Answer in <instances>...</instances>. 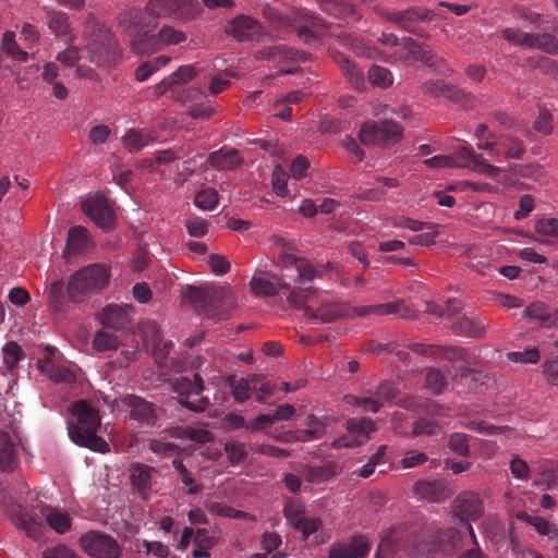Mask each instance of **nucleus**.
<instances>
[{"label": "nucleus", "mask_w": 558, "mask_h": 558, "mask_svg": "<svg viewBox=\"0 0 558 558\" xmlns=\"http://www.w3.org/2000/svg\"><path fill=\"white\" fill-rule=\"evenodd\" d=\"M463 534L454 527L444 530L434 525L398 526L381 537L376 558H398L400 550L425 558L429 553L441 550L452 551L462 546Z\"/></svg>", "instance_id": "obj_1"}, {"label": "nucleus", "mask_w": 558, "mask_h": 558, "mask_svg": "<svg viewBox=\"0 0 558 558\" xmlns=\"http://www.w3.org/2000/svg\"><path fill=\"white\" fill-rule=\"evenodd\" d=\"M199 12L201 5L196 0H149L145 10L131 9L121 13L118 25L123 34H132L138 38L157 27L158 17L189 21L196 17Z\"/></svg>", "instance_id": "obj_2"}, {"label": "nucleus", "mask_w": 558, "mask_h": 558, "mask_svg": "<svg viewBox=\"0 0 558 558\" xmlns=\"http://www.w3.org/2000/svg\"><path fill=\"white\" fill-rule=\"evenodd\" d=\"M99 426L100 417L98 412L86 401H77L72 410V420L69 422V436L71 440L93 451L108 452V442L97 436Z\"/></svg>", "instance_id": "obj_3"}, {"label": "nucleus", "mask_w": 558, "mask_h": 558, "mask_svg": "<svg viewBox=\"0 0 558 558\" xmlns=\"http://www.w3.org/2000/svg\"><path fill=\"white\" fill-rule=\"evenodd\" d=\"M86 45L85 48L90 56V61L100 63L116 62L120 56L117 40L113 34L105 24L88 21L86 24Z\"/></svg>", "instance_id": "obj_4"}, {"label": "nucleus", "mask_w": 558, "mask_h": 558, "mask_svg": "<svg viewBox=\"0 0 558 558\" xmlns=\"http://www.w3.org/2000/svg\"><path fill=\"white\" fill-rule=\"evenodd\" d=\"M183 295L193 304L196 312L206 317L221 319L227 316L226 304L230 300V293L223 288L189 286Z\"/></svg>", "instance_id": "obj_5"}, {"label": "nucleus", "mask_w": 558, "mask_h": 558, "mask_svg": "<svg viewBox=\"0 0 558 558\" xmlns=\"http://www.w3.org/2000/svg\"><path fill=\"white\" fill-rule=\"evenodd\" d=\"M110 270L102 264H92L76 271L68 283L69 298L81 301L86 295L100 292L108 284Z\"/></svg>", "instance_id": "obj_6"}, {"label": "nucleus", "mask_w": 558, "mask_h": 558, "mask_svg": "<svg viewBox=\"0 0 558 558\" xmlns=\"http://www.w3.org/2000/svg\"><path fill=\"white\" fill-rule=\"evenodd\" d=\"M172 391L178 396L179 403L192 412H204L209 407V399L203 397L205 385L202 376L197 373L193 378L180 376L170 381Z\"/></svg>", "instance_id": "obj_7"}, {"label": "nucleus", "mask_w": 558, "mask_h": 558, "mask_svg": "<svg viewBox=\"0 0 558 558\" xmlns=\"http://www.w3.org/2000/svg\"><path fill=\"white\" fill-rule=\"evenodd\" d=\"M403 129L392 120H381L362 125L359 137L365 145L387 146L399 142Z\"/></svg>", "instance_id": "obj_8"}, {"label": "nucleus", "mask_w": 558, "mask_h": 558, "mask_svg": "<svg viewBox=\"0 0 558 558\" xmlns=\"http://www.w3.org/2000/svg\"><path fill=\"white\" fill-rule=\"evenodd\" d=\"M130 41L132 50L136 54L149 53L160 48L161 45H178L186 39V35L173 28L172 26H163L157 35L151 33L137 38L132 34H124Z\"/></svg>", "instance_id": "obj_9"}, {"label": "nucleus", "mask_w": 558, "mask_h": 558, "mask_svg": "<svg viewBox=\"0 0 558 558\" xmlns=\"http://www.w3.org/2000/svg\"><path fill=\"white\" fill-rule=\"evenodd\" d=\"M453 512L464 524L473 544L477 545L476 535L470 522L476 521L484 513V505L478 494L470 490L460 493L453 501Z\"/></svg>", "instance_id": "obj_10"}, {"label": "nucleus", "mask_w": 558, "mask_h": 558, "mask_svg": "<svg viewBox=\"0 0 558 558\" xmlns=\"http://www.w3.org/2000/svg\"><path fill=\"white\" fill-rule=\"evenodd\" d=\"M502 37L520 47L558 54V39L549 33H523L521 29L509 27L504 29Z\"/></svg>", "instance_id": "obj_11"}, {"label": "nucleus", "mask_w": 558, "mask_h": 558, "mask_svg": "<svg viewBox=\"0 0 558 558\" xmlns=\"http://www.w3.org/2000/svg\"><path fill=\"white\" fill-rule=\"evenodd\" d=\"M80 546L88 556L93 558H120L122 556V547L110 535L88 531L80 537Z\"/></svg>", "instance_id": "obj_12"}, {"label": "nucleus", "mask_w": 558, "mask_h": 558, "mask_svg": "<svg viewBox=\"0 0 558 558\" xmlns=\"http://www.w3.org/2000/svg\"><path fill=\"white\" fill-rule=\"evenodd\" d=\"M435 13L430 10L412 7L404 11L390 12L387 14V20L397 24L404 31L414 34L418 37L427 38L428 35L417 26L418 22H430Z\"/></svg>", "instance_id": "obj_13"}, {"label": "nucleus", "mask_w": 558, "mask_h": 558, "mask_svg": "<svg viewBox=\"0 0 558 558\" xmlns=\"http://www.w3.org/2000/svg\"><path fill=\"white\" fill-rule=\"evenodd\" d=\"M82 210L100 228L107 229L113 226L114 213L101 193L85 198L82 203Z\"/></svg>", "instance_id": "obj_14"}, {"label": "nucleus", "mask_w": 558, "mask_h": 558, "mask_svg": "<svg viewBox=\"0 0 558 558\" xmlns=\"http://www.w3.org/2000/svg\"><path fill=\"white\" fill-rule=\"evenodd\" d=\"M349 305L342 302H324L317 308L305 307V317L317 324H328L348 318Z\"/></svg>", "instance_id": "obj_15"}, {"label": "nucleus", "mask_w": 558, "mask_h": 558, "mask_svg": "<svg viewBox=\"0 0 558 558\" xmlns=\"http://www.w3.org/2000/svg\"><path fill=\"white\" fill-rule=\"evenodd\" d=\"M250 287L258 296H272L288 290L289 283L276 274L259 271L251 279Z\"/></svg>", "instance_id": "obj_16"}, {"label": "nucleus", "mask_w": 558, "mask_h": 558, "mask_svg": "<svg viewBox=\"0 0 558 558\" xmlns=\"http://www.w3.org/2000/svg\"><path fill=\"white\" fill-rule=\"evenodd\" d=\"M226 31L240 41L259 40L263 35L262 24L247 15H239L231 20Z\"/></svg>", "instance_id": "obj_17"}, {"label": "nucleus", "mask_w": 558, "mask_h": 558, "mask_svg": "<svg viewBox=\"0 0 558 558\" xmlns=\"http://www.w3.org/2000/svg\"><path fill=\"white\" fill-rule=\"evenodd\" d=\"M256 57L262 60H272L279 64L305 62L308 59V54L306 52L295 50L286 45L263 47L257 51Z\"/></svg>", "instance_id": "obj_18"}, {"label": "nucleus", "mask_w": 558, "mask_h": 558, "mask_svg": "<svg viewBox=\"0 0 558 558\" xmlns=\"http://www.w3.org/2000/svg\"><path fill=\"white\" fill-rule=\"evenodd\" d=\"M155 469L142 463H132L129 468L133 492L143 500L151 495V475Z\"/></svg>", "instance_id": "obj_19"}, {"label": "nucleus", "mask_w": 558, "mask_h": 558, "mask_svg": "<svg viewBox=\"0 0 558 558\" xmlns=\"http://www.w3.org/2000/svg\"><path fill=\"white\" fill-rule=\"evenodd\" d=\"M133 306L130 304H110L100 314L101 324L114 330H124L131 325Z\"/></svg>", "instance_id": "obj_20"}, {"label": "nucleus", "mask_w": 558, "mask_h": 558, "mask_svg": "<svg viewBox=\"0 0 558 558\" xmlns=\"http://www.w3.org/2000/svg\"><path fill=\"white\" fill-rule=\"evenodd\" d=\"M122 402L130 409V414L134 420L148 426L156 424L157 413L154 403L134 395L124 397Z\"/></svg>", "instance_id": "obj_21"}, {"label": "nucleus", "mask_w": 558, "mask_h": 558, "mask_svg": "<svg viewBox=\"0 0 558 558\" xmlns=\"http://www.w3.org/2000/svg\"><path fill=\"white\" fill-rule=\"evenodd\" d=\"M371 549V543L365 536L359 535L349 543L333 544L328 558H364Z\"/></svg>", "instance_id": "obj_22"}, {"label": "nucleus", "mask_w": 558, "mask_h": 558, "mask_svg": "<svg viewBox=\"0 0 558 558\" xmlns=\"http://www.w3.org/2000/svg\"><path fill=\"white\" fill-rule=\"evenodd\" d=\"M20 439L16 435L0 432V471L13 472L19 464Z\"/></svg>", "instance_id": "obj_23"}, {"label": "nucleus", "mask_w": 558, "mask_h": 558, "mask_svg": "<svg viewBox=\"0 0 558 558\" xmlns=\"http://www.w3.org/2000/svg\"><path fill=\"white\" fill-rule=\"evenodd\" d=\"M413 494L430 502H441L448 497L445 483L438 480H420L415 482Z\"/></svg>", "instance_id": "obj_24"}, {"label": "nucleus", "mask_w": 558, "mask_h": 558, "mask_svg": "<svg viewBox=\"0 0 558 558\" xmlns=\"http://www.w3.org/2000/svg\"><path fill=\"white\" fill-rule=\"evenodd\" d=\"M457 154L462 159L461 162H457L458 166H471L475 171L488 177H496L500 171L498 167L485 161L482 155L476 154L470 146H461Z\"/></svg>", "instance_id": "obj_25"}, {"label": "nucleus", "mask_w": 558, "mask_h": 558, "mask_svg": "<svg viewBox=\"0 0 558 558\" xmlns=\"http://www.w3.org/2000/svg\"><path fill=\"white\" fill-rule=\"evenodd\" d=\"M523 316L535 320L544 328H553L558 324V311L543 302L531 303L524 310Z\"/></svg>", "instance_id": "obj_26"}, {"label": "nucleus", "mask_w": 558, "mask_h": 558, "mask_svg": "<svg viewBox=\"0 0 558 558\" xmlns=\"http://www.w3.org/2000/svg\"><path fill=\"white\" fill-rule=\"evenodd\" d=\"M11 518L13 523L23 530L28 537L39 541L44 536L45 526L43 523L32 518L23 507L19 506L13 509Z\"/></svg>", "instance_id": "obj_27"}, {"label": "nucleus", "mask_w": 558, "mask_h": 558, "mask_svg": "<svg viewBox=\"0 0 558 558\" xmlns=\"http://www.w3.org/2000/svg\"><path fill=\"white\" fill-rule=\"evenodd\" d=\"M319 9L337 19L357 21L360 15L351 2L348 0H316Z\"/></svg>", "instance_id": "obj_28"}, {"label": "nucleus", "mask_w": 558, "mask_h": 558, "mask_svg": "<svg viewBox=\"0 0 558 558\" xmlns=\"http://www.w3.org/2000/svg\"><path fill=\"white\" fill-rule=\"evenodd\" d=\"M347 429L361 437V440H354V442L347 441L344 439H336L332 442V447L342 448V447H353L362 444L367 439L368 434L374 430V422L367 417H359V418H350L347 421Z\"/></svg>", "instance_id": "obj_29"}, {"label": "nucleus", "mask_w": 558, "mask_h": 558, "mask_svg": "<svg viewBox=\"0 0 558 558\" xmlns=\"http://www.w3.org/2000/svg\"><path fill=\"white\" fill-rule=\"evenodd\" d=\"M451 329L454 333L469 338H483L486 335L485 322L468 315L453 322Z\"/></svg>", "instance_id": "obj_30"}, {"label": "nucleus", "mask_w": 558, "mask_h": 558, "mask_svg": "<svg viewBox=\"0 0 558 558\" xmlns=\"http://www.w3.org/2000/svg\"><path fill=\"white\" fill-rule=\"evenodd\" d=\"M453 379L457 386L461 388V392H481L482 386L485 385L488 377L481 372L462 367L454 375Z\"/></svg>", "instance_id": "obj_31"}, {"label": "nucleus", "mask_w": 558, "mask_h": 558, "mask_svg": "<svg viewBox=\"0 0 558 558\" xmlns=\"http://www.w3.org/2000/svg\"><path fill=\"white\" fill-rule=\"evenodd\" d=\"M40 513L48 526L56 533L64 534L70 531L72 519L69 513L51 506L43 507Z\"/></svg>", "instance_id": "obj_32"}, {"label": "nucleus", "mask_w": 558, "mask_h": 558, "mask_svg": "<svg viewBox=\"0 0 558 558\" xmlns=\"http://www.w3.org/2000/svg\"><path fill=\"white\" fill-rule=\"evenodd\" d=\"M207 160L210 166L218 170H233L239 168L242 163V159L239 157V151L234 148L226 147L210 153Z\"/></svg>", "instance_id": "obj_33"}, {"label": "nucleus", "mask_w": 558, "mask_h": 558, "mask_svg": "<svg viewBox=\"0 0 558 558\" xmlns=\"http://www.w3.org/2000/svg\"><path fill=\"white\" fill-rule=\"evenodd\" d=\"M335 60L340 66L342 74L348 81V83L354 89L363 90L365 87V78L363 71L342 53L336 54Z\"/></svg>", "instance_id": "obj_34"}, {"label": "nucleus", "mask_w": 558, "mask_h": 558, "mask_svg": "<svg viewBox=\"0 0 558 558\" xmlns=\"http://www.w3.org/2000/svg\"><path fill=\"white\" fill-rule=\"evenodd\" d=\"M157 135L154 130L149 129H130L123 136L124 147L131 151L136 153L144 148L149 143L156 140Z\"/></svg>", "instance_id": "obj_35"}, {"label": "nucleus", "mask_w": 558, "mask_h": 558, "mask_svg": "<svg viewBox=\"0 0 558 558\" xmlns=\"http://www.w3.org/2000/svg\"><path fill=\"white\" fill-rule=\"evenodd\" d=\"M195 75L196 70L193 65H181L177 71L165 77L155 86V94L161 96L175 84L190 82Z\"/></svg>", "instance_id": "obj_36"}, {"label": "nucleus", "mask_w": 558, "mask_h": 558, "mask_svg": "<svg viewBox=\"0 0 558 558\" xmlns=\"http://www.w3.org/2000/svg\"><path fill=\"white\" fill-rule=\"evenodd\" d=\"M412 60L418 61L433 69H439L444 64L442 58L438 57L428 46L418 44L415 39L408 41Z\"/></svg>", "instance_id": "obj_37"}, {"label": "nucleus", "mask_w": 558, "mask_h": 558, "mask_svg": "<svg viewBox=\"0 0 558 558\" xmlns=\"http://www.w3.org/2000/svg\"><path fill=\"white\" fill-rule=\"evenodd\" d=\"M89 236L87 230L81 226L72 227L68 232L66 251L69 254H81L87 250Z\"/></svg>", "instance_id": "obj_38"}, {"label": "nucleus", "mask_w": 558, "mask_h": 558, "mask_svg": "<svg viewBox=\"0 0 558 558\" xmlns=\"http://www.w3.org/2000/svg\"><path fill=\"white\" fill-rule=\"evenodd\" d=\"M425 92L434 95L446 97L452 101H458L462 97V92L453 85L446 84L440 80L430 81L425 84Z\"/></svg>", "instance_id": "obj_39"}, {"label": "nucleus", "mask_w": 558, "mask_h": 558, "mask_svg": "<svg viewBox=\"0 0 558 558\" xmlns=\"http://www.w3.org/2000/svg\"><path fill=\"white\" fill-rule=\"evenodd\" d=\"M170 58L166 56L157 57L141 64L135 71V77L138 82L147 81L156 71L166 66Z\"/></svg>", "instance_id": "obj_40"}, {"label": "nucleus", "mask_w": 558, "mask_h": 558, "mask_svg": "<svg viewBox=\"0 0 558 558\" xmlns=\"http://www.w3.org/2000/svg\"><path fill=\"white\" fill-rule=\"evenodd\" d=\"M368 82L376 87L387 88L392 85V73L380 65H372L367 71Z\"/></svg>", "instance_id": "obj_41"}, {"label": "nucleus", "mask_w": 558, "mask_h": 558, "mask_svg": "<svg viewBox=\"0 0 558 558\" xmlns=\"http://www.w3.org/2000/svg\"><path fill=\"white\" fill-rule=\"evenodd\" d=\"M227 384L230 387L231 393L233 398L238 402H245L251 397V386L250 380L245 378H236L235 376H229L227 378Z\"/></svg>", "instance_id": "obj_42"}, {"label": "nucleus", "mask_w": 558, "mask_h": 558, "mask_svg": "<svg viewBox=\"0 0 558 558\" xmlns=\"http://www.w3.org/2000/svg\"><path fill=\"white\" fill-rule=\"evenodd\" d=\"M465 427L470 430L477 432L481 435L493 436L511 433L508 426H496L487 423L486 421L470 420L465 423Z\"/></svg>", "instance_id": "obj_43"}, {"label": "nucleus", "mask_w": 558, "mask_h": 558, "mask_svg": "<svg viewBox=\"0 0 558 558\" xmlns=\"http://www.w3.org/2000/svg\"><path fill=\"white\" fill-rule=\"evenodd\" d=\"M408 41H413V38L404 37L399 40L398 46H393L391 51L387 56V61L390 63H409L412 61V53H408L410 51V44Z\"/></svg>", "instance_id": "obj_44"}, {"label": "nucleus", "mask_w": 558, "mask_h": 558, "mask_svg": "<svg viewBox=\"0 0 558 558\" xmlns=\"http://www.w3.org/2000/svg\"><path fill=\"white\" fill-rule=\"evenodd\" d=\"M408 41H413V38L404 37L399 40L398 46H393L391 51L387 56V61L390 63H409L412 61V53H408L410 51V44Z\"/></svg>", "instance_id": "obj_45"}, {"label": "nucleus", "mask_w": 558, "mask_h": 558, "mask_svg": "<svg viewBox=\"0 0 558 558\" xmlns=\"http://www.w3.org/2000/svg\"><path fill=\"white\" fill-rule=\"evenodd\" d=\"M399 314L404 319H412L414 312L410 310L401 299L379 304V316Z\"/></svg>", "instance_id": "obj_46"}, {"label": "nucleus", "mask_w": 558, "mask_h": 558, "mask_svg": "<svg viewBox=\"0 0 558 558\" xmlns=\"http://www.w3.org/2000/svg\"><path fill=\"white\" fill-rule=\"evenodd\" d=\"M335 469L336 466L331 463L322 466H312L305 471L304 477L310 483H323L335 475Z\"/></svg>", "instance_id": "obj_47"}, {"label": "nucleus", "mask_w": 558, "mask_h": 558, "mask_svg": "<svg viewBox=\"0 0 558 558\" xmlns=\"http://www.w3.org/2000/svg\"><path fill=\"white\" fill-rule=\"evenodd\" d=\"M283 514L287 521L293 527L296 524H300V521L305 517L304 507L295 499L289 498L284 504Z\"/></svg>", "instance_id": "obj_48"}, {"label": "nucleus", "mask_w": 558, "mask_h": 558, "mask_svg": "<svg viewBox=\"0 0 558 558\" xmlns=\"http://www.w3.org/2000/svg\"><path fill=\"white\" fill-rule=\"evenodd\" d=\"M447 379L445 375L438 368H428L426 371V387L434 395H439L444 391L447 386Z\"/></svg>", "instance_id": "obj_49"}, {"label": "nucleus", "mask_w": 558, "mask_h": 558, "mask_svg": "<svg viewBox=\"0 0 558 558\" xmlns=\"http://www.w3.org/2000/svg\"><path fill=\"white\" fill-rule=\"evenodd\" d=\"M225 451H226L228 461L232 465L242 463L247 457V452L245 450L244 445L236 440L227 441L225 445Z\"/></svg>", "instance_id": "obj_50"}, {"label": "nucleus", "mask_w": 558, "mask_h": 558, "mask_svg": "<svg viewBox=\"0 0 558 558\" xmlns=\"http://www.w3.org/2000/svg\"><path fill=\"white\" fill-rule=\"evenodd\" d=\"M194 204L203 210H213L218 205V194L214 189L202 190L195 195Z\"/></svg>", "instance_id": "obj_51"}, {"label": "nucleus", "mask_w": 558, "mask_h": 558, "mask_svg": "<svg viewBox=\"0 0 558 558\" xmlns=\"http://www.w3.org/2000/svg\"><path fill=\"white\" fill-rule=\"evenodd\" d=\"M49 28L57 35V36H65L69 33L70 25H69V17L65 13L53 11L49 14Z\"/></svg>", "instance_id": "obj_52"}, {"label": "nucleus", "mask_w": 558, "mask_h": 558, "mask_svg": "<svg viewBox=\"0 0 558 558\" xmlns=\"http://www.w3.org/2000/svg\"><path fill=\"white\" fill-rule=\"evenodd\" d=\"M3 363L8 369H13L23 359L24 354L21 347L16 342H8L3 349Z\"/></svg>", "instance_id": "obj_53"}, {"label": "nucleus", "mask_w": 558, "mask_h": 558, "mask_svg": "<svg viewBox=\"0 0 558 558\" xmlns=\"http://www.w3.org/2000/svg\"><path fill=\"white\" fill-rule=\"evenodd\" d=\"M347 402L352 405L360 407L363 411H368L373 413H377L381 407L383 402L377 399V397H355V396H347Z\"/></svg>", "instance_id": "obj_54"}, {"label": "nucleus", "mask_w": 558, "mask_h": 558, "mask_svg": "<svg viewBox=\"0 0 558 558\" xmlns=\"http://www.w3.org/2000/svg\"><path fill=\"white\" fill-rule=\"evenodd\" d=\"M93 344L97 351H108L117 349L119 340L110 332L98 331L94 337Z\"/></svg>", "instance_id": "obj_55"}, {"label": "nucleus", "mask_w": 558, "mask_h": 558, "mask_svg": "<svg viewBox=\"0 0 558 558\" xmlns=\"http://www.w3.org/2000/svg\"><path fill=\"white\" fill-rule=\"evenodd\" d=\"M172 465L179 472L182 483L186 486H190L187 494L197 495L202 492V487L199 485H194V478L189 473L182 460L174 459L172 461Z\"/></svg>", "instance_id": "obj_56"}, {"label": "nucleus", "mask_w": 558, "mask_h": 558, "mask_svg": "<svg viewBox=\"0 0 558 558\" xmlns=\"http://www.w3.org/2000/svg\"><path fill=\"white\" fill-rule=\"evenodd\" d=\"M295 270L298 272V281L301 283L310 282L322 275V271L317 267L305 259H302L298 264Z\"/></svg>", "instance_id": "obj_57"}, {"label": "nucleus", "mask_w": 558, "mask_h": 558, "mask_svg": "<svg viewBox=\"0 0 558 558\" xmlns=\"http://www.w3.org/2000/svg\"><path fill=\"white\" fill-rule=\"evenodd\" d=\"M271 183H272L274 192L278 196L284 197L288 195L289 190L287 186V174L283 171L282 167L279 165L276 166L272 171Z\"/></svg>", "instance_id": "obj_58"}, {"label": "nucleus", "mask_w": 558, "mask_h": 558, "mask_svg": "<svg viewBox=\"0 0 558 558\" xmlns=\"http://www.w3.org/2000/svg\"><path fill=\"white\" fill-rule=\"evenodd\" d=\"M448 447L459 456L468 457L470 449L468 444V435L463 433H454L449 437Z\"/></svg>", "instance_id": "obj_59"}, {"label": "nucleus", "mask_w": 558, "mask_h": 558, "mask_svg": "<svg viewBox=\"0 0 558 558\" xmlns=\"http://www.w3.org/2000/svg\"><path fill=\"white\" fill-rule=\"evenodd\" d=\"M553 114L546 109H539V114L537 119L533 123V128L535 131L543 135H549L553 132Z\"/></svg>", "instance_id": "obj_60"}, {"label": "nucleus", "mask_w": 558, "mask_h": 558, "mask_svg": "<svg viewBox=\"0 0 558 558\" xmlns=\"http://www.w3.org/2000/svg\"><path fill=\"white\" fill-rule=\"evenodd\" d=\"M440 432V426L430 420L421 418L413 425L412 436L416 437L420 435L433 436Z\"/></svg>", "instance_id": "obj_61"}, {"label": "nucleus", "mask_w": 558, "mask_h": 558, "mask_svg": "<svg viewBox=\"0 0 558 558\" xmlns=\"http://www.w3.org/2000/svg\"><path fill=\"white\" fill-rule=\"evenodd\" d=\"M209 512L220 517L227 518H243L244 513L240 510L218 501H211L206 505Z\"/></svg>", "instance_id": "obj_62"}, {"label": "nucleus", "mask_w": 558, "mask_h": 558, "mask_svg": "<svg viewBox=\"0 0 558 558\" xmlns=\"http://www.w3.org/2000/svg\"><path fill=\"white\" fill-rule=\"evenodd\" d=\"M535 231L541 235L558 238V219L542 218L537 220Z\"/></svg>", "instance_id": "obj_63"}, {"label": "nucleus", "mask_w": 558, "mask_h": 558, "mask_svg": "<svg viewBox=\"0 0 558 558\" xmlns=\"http://www.w3.org/2000/svg\"><path fill=\"white\" fill-rule=\"evenodd\" d=\"M43 558H81L65 545L48 547L43 551Z\"/></svg>", "instance_id": "obj_64"}]
</instances>
